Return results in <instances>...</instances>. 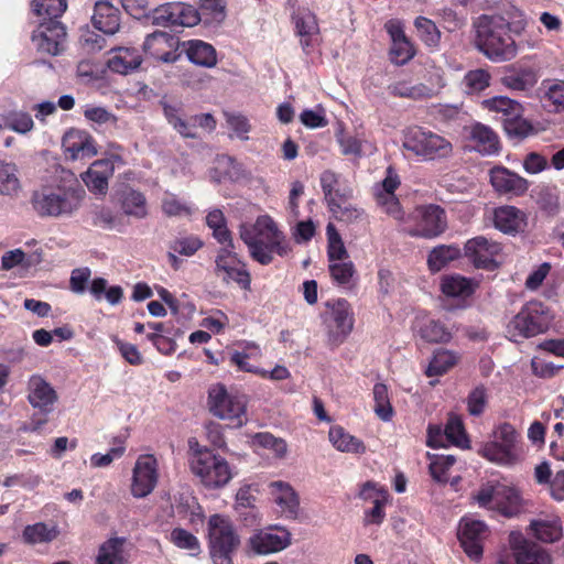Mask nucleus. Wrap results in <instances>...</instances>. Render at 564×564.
Instances as JSON below:
<instances>
[{"label": "nucleus", "mask_w": 564, "mask_h": 564, "mask_svg": "<svg viewBox=\"0 0 564 564\" xmlns=\"http://www.w3.org/2000/svg\"><path fill=\"white\" fill-rule=\"evenodd\" d=\"M82 189L69 171H62L59 178L42 185L32 193L31 205L40 217H62L78 209Z\"/></svg>", "instance_id": "obj_1"}, {"label": "nucleus", "mask_w": 564, "mask_h": 564, "mask_svg": "<svg viewBox=\"0 0 564 564\" xmlns=\"http://www.w3.org/2000/svg\"><path fill=\"white\" fill-rule=\"evenodd\" d=\"M239 237L252 260L262 265L270 264L274 254L285 257L291 250L285 235L268 215L259 216L253 224H241Z\"/></svg>", "instance_id": "obj_2"}, {"label": "nucleus", "mask_w": 564, "mask_h": 564, "mask_svg": "<svg viewBox=\"0 0 564 564\" xmlns=\"http://www.w3.org/2000/svg\"><path fill=\"white\" fill-rule=\"evenodd\" d=\"M474 29V45L488 59L501 63L517 56L518 46L503 15L482 14L475 21Z\"/></svg>", "instance_id": "obj_3"}, {"label": "nucleus", "mask_w": 564, "mask_h": 564, "mask_svg": "<svg viewBox=\"0 0 564 564\" xmlns=\"http://www.w3.org/2000/svg\"><path fill=\"white\" fill-rule=\"evenodd\" d=\"M189 441V447L193 451L189 459L192 473L208 489H218L225 487L232 478V470L228 462L220 455L215 454L208 448H200Z\"/></svg>", "instance_id": "obj_4"}, {"label": "nucleus", "mask_w": 564, "mask_h": 564, "mask_svg": "<svg viewBox=\"0 0 564 564\" xmlns=\"http://www.w3.org/2000/svg\"><path fill=\"white\" fill-rule=\"evenodd\" d=\"M207 536L214 564H234L232 555L240 545V538L228 516L213 514L207 521Z\"/></svg>", "instance_id": "obj_5"}, {"label": "nucleus", "mask_w": 564, "mask_h": 564, "mask_svg": "<svg viewBox=\"0 0 564 564\" xmlns=\"http://www.w3.org/2000/svg\"><path fill=\"white\" fill-rule=\"evenodd\" d=\"M403 148L423 161H442L453 155V144L445 137L419 127L403 134Z\"/></svg>", "instance_id": "obj_6"}, {"label": "nucleus", "mask_w": 564, "mask_h": 564, "mask_svg": "<svg viewBox=\"0 0 564 564\" xmlns=\"http://www.w3.org/2000/svg\"><path fill=\"white\" fill-rule=\"evenodd\" d=\"M520 435L509 423L498 425L492 438L481 445L478 453L487 460L501 466H511L521 458Z\"/></svg>", "instance_id": "obj_7"}, {"label": "nucleus", "mask_w": 564, "mask_h": 564, "mask_svg": "<svg viewBox=\"0 0 564 564\" xmlns=\"http://www.w3.org/2000/svg\"><path fill=\"white\" fill-rule=\"evenodd\" d=\"M400 223L409 236L425 239L438 237L447 227L445 210L434 204L417 206Z\"/></svg>", "instance_id": "obj_8"}, {"label": "nucleus", "mask_w": 564, "mask_h": 564, "mask_svg": "<svg viewBox=\"0 0 564 564\" xmlns=\"http://www.w3.org/2000/svg\"><path fill=\"white\" fill-rule=\"evenodd\" d=\"M479 507L499 512L505 517L517 516L522 509L519 490L503 482H487L474 495Z\"/></svg>", "instance_id": "obj_9"}, {"label": "nucleus", "mask_w": 564, "mask_h": 564, "mask_svg": "<svg viewBox=\"0 0 564 564\" xmlns=\"http://www.w3.org/2000/svg\"><path fill=\"white\" fill-rule=\"evenodd\" d=\"M551 319L549 310L541 302L531 301L508 323L507 330L512 340L517 341L544 333Z\"/></svg>", "instance_id": "obj_10"}, {"label": "nucleus", "mask_w": 564, "mask_h": 564, "mask_svg": "<svg viewBox=\"0 0 564 564\" xmlns=\"http://www.w3.org/2000/svg\"><path fill=\"white\" fill-rule=\"evenodd\" d=\"M209 411L221 420L232 421L235 426L247 423V399L239 393L228 392L225 386L215 384L208 390Z\"/></svg>", "instance_id": "obj_11"}, {"label": "nucleus", "mask_w": 564, "mask_h": 564, "mask_svg": "<svg viewBox=\"0 0 564 564\" xmlns=\"http://www.w3.org/2000/svg\"><path fill=\"white\" fill-rule=\"evenodd\" d=\"M326 307L324 323L328 343L333 347H338L352 332L355 323L354 313L350 304L344 299L327 302Z\"/></svg>", "instance_id": "obj_12"}, {"label": "nucleus", "mask_w": 564, "mask_h": 564, "mask_svg": "<svg viewBox=\"0 0 564 564\" xmlns=\"http://www.w3.org/2000/svg\"><path fill=\"white\" fill-rule=\"evenodd\" d=\"M220 245L221 248L218 250L215 260L216 274L226 283L236 282L242 289L249 290L251 284L250 273L235 252L234 240Z\"/></svg>", "instance_id": "obj_13"}, {"label": "nucleus", "mask_w": 564, "mask_h": 564, "mask_svg": "<svg viewBox=\"0 0 564 564\" xmlns=\"http://www.w3.org/2000/svg\"><path fill=\"white\" fill-rule=\"evenodd\" d=\"M160 477L159 462L152 454L139 455L132 468L130 491L134 498L148 497L155 489Z\"/></svg>", "instance_id": "obj_14"}, {"label": "nucleus", "mask_w": 564, "mask_h": 564, "mask_svg": "<svg viewBox=\"0 0 564 564\" xmlns=\"http://www.w3.org/2000/svg\"><path fill=\"white\" fill-rule=\"evenodd\" d=\"M163 112L167 122L184 138H197V127L208 132L216 128V120L210 113H200L186 118L181 106L166 102L163 104Z\"/></svg>", "instance_id": "obj_15"}, {"label": "nucleus", "mask_w": 564, "mask_h": 564, "mask_svg": "<svg viewBox=\"0 0 564 564\" xmlns=\"http://www.w3.org/2000/svg\"><path fill=\"white\" fill-rule=\"evenodd\" d=\"M487 524L473 517H464L458 525V540L466 555L473 561H479L484 553V543L488 538Z\"/></svg>", "instance_id": "obj_16"}, {"label": "nucleus", "mask_w": 564, "mask_h": 564, "mask_svg": "<svg viewBox=\"0 0 564 564\" xmlns=\"http://www.w3.org/2000/svg\"><path fill=\"white\" fill-rule=\"evenodd\" d=\"M292 541L291 532L282 525H270L256 530L248 539L250 550L259 555H268L285 550Z\"/></svg>", "instance_id": "obj_17"}, {"label": "nucleus", "mask_w": 564, "mask_h": 564, "mask_svg": "<svg viewBox=\"0 0 564 564\" xmlns=\"http://www.w3.org/2000/svg\"><path fill=\"white\" fill-rule=\"evenodd\" d=\"M501 245L484 236L467 240L464 247L465 257L479 269L495 270L499 267Z\"/></svg>", "instance_id": "obj_18"}, {"label": "nucleus", "mask_w": 564, "mask_h": 564, "mask_svg": "<svg viewBox=\"0 0 564 564\" xmlns=\"http://www.w3.org/2000/svg\"><path fill=\"white\" fill-rule=\"evenodd\" d=\"M66 37L64 25L59 21L40 22L32 33V44L37 52L47 55H58L63 51Z\"/></svg>", "instance_id": "obj_19"}, {"label": "nucleus", "mask_w": 564, "mask_h": 564, "mask_svg": "<svg viewBox=\"0 0 564 564\" xmlns=\"http://www.w3.org/2000/svg\"><path fill=\"white\" fill-rule=\"evenodd\" d=\"M399 185V175L391 166H389L386 171V177L381 183L375 186V197L377 205L383 213L400 221L403 219L404 213L394 194V191Z\"/></svg>", "instance_id": "obj_20"}, {"label": "nucleus", "mask_w": 564, "mask_h": 564, "mask_svg": "<svg viewBox=\"0 0 564 564\" xmlns=\"http://www.w3.org/2000/svg\"><path fill=\"white\" fill-rule=\"evenodd\" d=\"M384 30L390 36V59L395 65H404L415 55L413 43L404 33V25L398 19H391L386 22Z\"/></svg>", "instance_id": "obj_21"}, {"label": "nucleus", "mask_w": 564, "mask_h": 564, "mask_svg": "<svg viewBox=\"0 0 564 564\" xmlns=\"http://www.w3.org/2000/svg\"><path fill=\"white\" fill-rule=\"evenodd\" d=\"M269 494L286 519L295 520L300 516V495L294 487L284 480H274L268 485Z\"/></svg>", "instance_id": "obj_22"}, {"label": "nucleus", "mask_w": 564, "mask_h": 564, "mask_svg": "<svg viewBox=\"0 0 564 564\" xmlns=\"http://www.w3.org/2000/svg\"><path fill=\"white\" fill-rule=\"evenodd\" d=\"M26 390L28 401L34 409L45 415L54 410L58 400L57 392L42 376H31L28 380Z\"/></svg>", "instance_id": "obj_23"}, {"label": "nucleus", "mask_w": 564, "mask_h": 564, "mask_svg": "<svg viewBox=\"0 0 564 564\" xmlns=\"http://www.w3.org/2000/svg\"><path fill=\"white\" fill-rule=\"evenodd\" d=\"M295 34L305 54H310L318 44L319 25L316 15L308 9H299L292 14Z\"/></svg>", "instance_id": "obj_24"}, {"label": "nucleus", "mask_w": 564, "mask_h": 564, "mask_svg": "<svg viewBox=\"0 0 564 564\" xmlns=\"http://www.w3.org/2000/svg\"><path fill=\"white\" fill-rule=\"evenodd\" d=\"M491 220L497 230L510 236L523 232L528 226L527 213L511 205L494 208Z\"/></svg>", "instance_id": "obj_25"}, {"label": "nucleus", "mask_w": 564, "mask_h": 564, "mask_svg": "<svg viewBox=\"0 0 564 564\" xmlns=\"http://www.w3.org/2000/svg\"><path fill=\"white\" fill-rule=\"evenodd\" d=\"M490 184L501 195L521 196L529 189V182L505 166H495L489 172Z\"/></svg>", "instance_id": "obj_26"}, {"label": "nucleus", "mask_w": 564, "mask_h": 564, "mask_svg": "<svg viewBox=\"0 0 564 564\" xmlns=\"http://www.w3.org/2000/svg\"><path fill=\"white\" fill-rule=\"evenodd\" d=\"M177 46L178 40L162 31L148 35L143 43V50L148 55L165 63H172L177 59Z\"/></svg>", "instance_id": "obj_27"}, {"label": "nucleus", "mask_w": 564, "mask_h": 564, "mask_svg": "<svg viewBox=\"0 0 564 564\" xmlns=\"http://www.w3.org/2000/svg\"><path fill=\"white\" fill-rule=\"evenodd\" d=\"M117 156L95 161L83 175V181L88 189L95 194H106L108 180L113 174Z\"/></svg>", "instance_id": "obj_28"}, {"label": "nucleus", "mask_w": 564, "mask_h": 564, "mask_svg": "<svg viewBox=\"0 0 564 564\" xmlns=\"http://www.w3.org/2000/svg\"><path fill=\"white\" fill-rule=\"evenodd\" d=\"M63 148L72 160L90 158L97 153L91 135L78 129H70L65 133Z\"/></svg>", "instance_id": "obj_29"}, {"label": "nucleus", "mask_w": 564, "mask_h": 564, "mask_svg": "<svg viewBox=\"0 0 564 564\" xmlns=\"http://www.w3.org/2000/svg\"><path fill=\"white\" fill-rule=\"evenodd\" d=\"M470 148L482 155H494L499 152V140L492 129L475 123L469 129Z\"/></svg>", "instance_id": "obj_30"}, {"label": "nucleus", "mask_w": 564, "mask_h": 564, "mask_svg": "<svg viewBox=\"0 0 564 564\" xmlns=\"http://www.w3.org/2000/svg\"><path fill=\"white\" fill-rule=\"evenodd\" d=\"M533 535L545 543L558 541L563 535V525L555 513L541 514L530 523Z\"/></svg>", "instance_id": "obj_31"}, {"label": "nucleus", "mask_w": 564, "mask_h": 564, "mask_svg": "<svg viewBox=\"0 0 564 564\" xmlns=\"http://www.w3.org/2000/svg\"><path fill=\"white\" fill-rule=\"evenodd\" d=\"M93 25L105 34L112 35L120 28V12L108 1H97L91 18Z\"/></svg>", "instance_id": "obj_32"}, {"label": "nucleus", "mask_w": 564, "mask_h": 564, "mask_svg": "<svg viewBox=\"0 0 564 564\" xmlns=\"http://www.w3.org/2000/svg\"><path fill=\"white\" fill-rule=\"evenodd\" d=\"M110 52L112 56L107 65L111 72L127 75L139 68L142 63L140 53L133 47H115Z\"/></svg>", "instance_id": "obj_33"}, {"label": "nucleus", "mask_w": 564, "mask_h": 564, "mask_svg": "<svg viewBox=\"0 0 564 564\" xmlns=\"http://www.w3.org/2000/svg\"><path fill=\"white\" fill-rule=\"evenodd\" d=\"M187 58L202 67H214L217 64V53L214 46L200 40H189L183 43Z\"/></svg>", "instance_id": "obj_34"}, {"label": "nucleus", "mask_w": 564, "mask_h": 564, "mask_svg": "<svg viewBox=\"0 0 564 564\" xmlns=\"http://www.w3.org/2000/svg\"><path fill=\"white\" fill-rule=\"evenodd\" d=\"M61 533L57 524L36 522L24 527L22 541L29 545L48 544L56 540Z\"/></svg>", "instance_id": "obj_35"}, {"label": "nucleus", "mask_w": 564, "mask_h": 564, "mask_svg": "<svg viewBox=\"0 0 564 564\" xmlns=\"http://www.w3.org/2000/svg\"><path fill=\"white\" fill-rule=\"evenodd\" d=\"M477 282L459 274H449L442 278L441 290L447 297L466 300L476 290Z\"/></svg>", "instance_id": "obj_36"}, {"label": "nucleus", "mask_w": 564, "mask_h": 564, "mask_svg": "<svg viewBox=\"0 0 564 564\" xmlns=\"http://www.w3.org/2000/svg\"><path fill=\"white\" fill-rule=\"evenodd\" d=\"M250 446L254 453L260 454L261 451H268L276 459H283L288 454L286 442L269 432L253 434L250 438Z\"/></svg>", "instance_id": "obj_37"}, {"label": "nucleus", "mask_w": 564, "mask_h": 564, "mask_svg": "<svg viewBox=\"0 0 564 564\" xmlns=\"http://www.w3.org/2000/svg\"><path fill=\"white\" fill-rule=\"evenodd\" d=\"M328 438L338 452L358 455L366 453L365 443L339 425L329 429Z\"/></svg>", "instance_id": "obj_38"}, {"label": "nucleus", "mask_w": 564, "mask_h": 564, "mask_svg": "<svg viewBox=\"0 0 564 564\" xmlns=\"http://www.w3.org/2000/svg\"><path fill=\"white\" fill-rule=\"evenodd\" d=\"M162 213L170 218L191 217L196 212L193 203L180 198L176 194L165 192L161 198Z\"/></svg>", "instance_id": "obj_39"}, {"label": "nucleus", "mask_w": 564, "mask_h": 564, "mask_svg": "<svg viewBox=\"0 0 564 564\" xmlns=\"http://www.w3.org/2000/svg\"><path fill=\"white\" fill-rule=\"evenodd\" d=\"M124 538H111L98 549L96 564H127L124 557Z\"/></svg>", "instance_id": "obj_40"}, {"label": "nucleus", "mask_w": 564, "mask_h": 564, "mask_svg": "<svg viewBox=\"0 0 564 564\" xmlns=\"http://www.w3.org/2000/svg\"><path fill=\"white\" fill-rule=\"evenodd\" d=\"M321 187L327 205L340 197H352V189L341 185L339 176L329 170L321 174Z\"/></svg>", "instance_id": "obj_41"}, {"label": "nucleus", "mask_w": 564, "mask_h": 564, "mask_svg": "<svg viewBox=\"0 0 564 564\" xmlns=\"http://www.w3.org/2000/svg\"><path fill=\"white\" fill-rule=\"evenodd\" d=\"M516 555L520 564H551L549 553L541 546L523 539L521 534L519 545L516 546Z\"/></svg>", "instance_id": "obj_42"}, {"label": "nucleus", "mask_w": 564, "mask_h": 564, "mask_svg": "<svg viewBox=\"0 0 564 564\" xmlns=\"http://www.w3.org/2000/svg\"><path fill=\"white\" fill-rule=\"evenodd\" d=\"M460 257V249L455 245H441L433 248L427 256V265L432 272H438L449 262Z\"/></svg>", "instance_id": "obj_43"}, {"label": "nucleus", "mask_w": 564, "mask_h": 564, "mask_svg": "<svg viewBox=\"0 0 564 564\" xmlns=\"http://www.w3.org/2000/svg\"><path fill=\"white\" fill-rule=\"evenodd\" d=\"M328 270L334 283H336L338 286L345 290H350L355 286L356 270L354 263L350 260L345 259L329 262Z\"/></svg>", "instance_id": "obj_44"}, {"label": "nucleus", "mask_w": 564, "mask_h": 564, "mask_svg": "<svg viewBox=\"0 0 564 564\" xmlns=\"http://www.w3.org/2000/svg\"><path fill=\"white\" fill-rule=\"evenodd\" d=\"M482 108L500 115L502 121L511 116H518L522 113V106L506 96H495L492 98L484 99L481 101Z\"/></svg>", "instance_id": "obj_45"}, {"label": "nucleus", "mask_w": 564, "mask_h": 564, "mask_svg": "<svg viewBox=\"0 0 564 564\" xmlns=\"http://www.w3.org/2000/svg\"><path fill=\"white\" fill-rule=\"evenodd\" d=\"M414 26L419 39L431 50L437 51L441 45L442 33L437 25L425 17H417Z\"/></svg>", "instance_id": "obj_46"}, {"label": "nucleus", "mask_w": 564, "mask_h": 564, "mask_svg": "<svg viewBox=\"0 0 564 564\" xmlns=\"http://www.w3.org/2000/svg\"><path fill=\"white\" fill-rule=\"evenodd\" d=\"M66 8V0H32V10L42 18L41 22L58 21Z\"/></svg>", "instance_id": "obj_47"}, {"label": "nucleus", "mask_w": 564, "mask_h": 564, "mask_svg": "<svg viewBox=\"0 0 564 564\" xmlns=\"http://www.w3.org/2000/svg\"><path fill=\"white\" fill-rule=\"evenodd\" d=\"M459 359V356L448 349H438L434 352L427 368L426 376H442L453 368Z\"/></svg>", "instance_id": "obj_48"}, {"label": "nucleus", "mask_w": 564, "mask_h": 564, "mask_svg": "<svg viewBox=\"0 0 564 564\" xmlns=\"http://www.w3.org/2000/svg\"><path fill=\"white\" fill-rule=\"evenodd\" d=\"M121 208L128 216L144 218L148 214L147 199L144 195L134 189L124 191L121 194Z\"/></svg>", "instance_id": "obj_49"}, {"label": "nucleus", "mask_w": 564, "mask_h": 564, "mask_svg": "<svg viewBox=\"0 0 564 564\" xmlns=\"http://www.w3.org/2000/svg\"><path fill=\"white\" fill-rule=\"evenodd\" d=\"M333 216L344 223H354L358 220L364 212L351 203V197H340L327 205Z\"/></svg>", "instance_id": "obj_50"}, {"label": "nucleus", "mask_w": 564, "mask_h": 564, "mask_svg": "<svg viewBox=\"0 0 564 564\" xmlns=\"http://www.w3.org/2000/svg\"><path fill=\"white\" fill-rule=\"evenodd\" d=\"M491 75L484 68L468 70L463 78L464 91L468 95H478L489 87Z\"/></svg>", "instance_id": "obj_51"}, {"label": "nucleus", "mask_w": 564, "mask_h": 564, "mask_svg": "<svg viewBox=\"0 0 564 564\" xmlns=\"http://www.w3.org/2000/svg\"><path fill=\"white\" fill-rule=\"evenodd\" d=\"M420 336L429 343H448L452 333L438 321L427 318L417 329Z\"/></svg>", "instance_id": "obj_52"}, {"label": "nucleus", "mask_w": 564, "mask_h": 564, "mask_svg": "<svg viewBox=\"0 0 564 564\" xmlns=\"http://www.w3.org/2000/svg\"><path fill=\"white\" fill-rule=\"evenodd\" d=\"M373 411L379 419L389 422L393 416V408L390 402L389 390L384 383L373 386Z\"/></svg>", "instance_id": "obj_53"}, {"label": "nucleus", "mask_w": 564, "mask_h": 564, "mask_svg": "<svg viewBox=\"0 0 564 564\" xmlns=\"http://www.w3.org/2000/svg\"><path fill=\"white\" fill-rule=\"evenodd\" d=\"M430 459L429 470L431 477L437 481L445 484L448 480V470L453 467L456 458L453 455L427 454Z\"/></svg>", "instance_id": "obj_54"}, {"label": "nucleus", "mask_w": 564, "mask_h": 564, "mask_svg": "<svg viewBox=\"0 0 564 564\" xmlns=\"http://www.w3.org/2000/svg\"><path fill=\"white\" fill-rule=\"evenodd\" d=\"M390 88L394 96L411 98L414 100L427 99L434 96V90L422 83L411 85L406 82H399L392 85Z\"/></svg>", "instance_id": "obj_55"}, {"label": "nucleus", "mask_w": 564, "mask_h": 564, "mask_svg": "<svg viewBox=\"0 0 564 564\" xmlns=\"http://www.w3.org/2000/svg\"><path fill=\"white\" fill-rule=\"evenodd\" d=\"M445 438L451 444L460 448L469 447V440L466 434L462 419L458 415L452 414L444 429Z\"/></svg>", "instance_id": "obj_56"}, {"label": "nucleus", "mask_w": 564, "mask_h": 564, "mask_svg": "<svg viewBox=\"0 0 564 564\" xmlns=\"http://www.w3.org/2000/svg\"><path fill=\"white\" fill-rule=\"evenodd\" d=\"M206 224L213 230V236L219 243L232 241L226 218L220 209H212L206 216Z\"/></svg>", "instance_id": "obj_57"}, {"label": "nucleus", "mask_w": 564, "mask_h": 564, "mask_svg": "<svg viewBox=\"0 0 564 564\" xmlns=\"http://www.w3.org/2000/svg\"><path fill=\"white\" fill-rule=\"evenodd\" d=\"M336 140L344 155L358 156L361 154L364 145L367 144V140L364 137L348 134L341 126L336 131Z\"/></svg>", "instance_id": "obj_58"}, {"label": "nucleus", "mask_w": 564, "mask_h": 564, "mask_svg": "<svg viewBox=\"0 0 564 564\" xmlns=\"http://www.w3.org/2000/svg\"><path fill=\"white\" fill-rule=\"evenodd\" d=\"M327 236V256L328 261H340L348 258V252L344 245V241L333 224H328L326 227Z\"/></svg>", "instance_id": "obj_59"}, {"label": "nucleus", "mask_w": 564, "mask_h": 564, "mask_svg": "<svg viewBox=\"0 0 564 564\" xmlns=\"http://www.w3.org/2000/svg\"><path fill=\"white\" fill-rule=\"evenodd\" d=\"M20 189V181L14 164L0 161V194L14 195Z\"/></svg>", "instance_id": "obj_60"}, {"label": "nucleus", "mask_w": 564, "mask_h": 564, "mask_svg": "<svg viewBox=\"0 0 564 564\" xmlns=\"http://www.w3.org/2000/svg\"><path fill=\"white\" fill-rule=\"evenodd\" d=\"M203 241L194 235H181L170 243V250L183 257L194 256L202 247Z\"/></svg>", "instance_id": "obj_61"}, {"label": "nucleus", "mask_w": 564, "mask_h": 564, "mask_svg": "<svg viewBox=\"0 0 564 564\" xmlns=\"http://www.w3.org/2000/svg\"><path fill=\"white\" fill-rule=\"evenodd\" d=\"M170 541L178 549L189 551L192 554L200 552L198 539L183 528H175L170 533Z\"/></svg>", "instance_id": "obj_62"}, {"label": "nucleus", "mask_w": 564, "mask_h": 564, "mask_svg": "<svg viewBox=\"0 0 564 564\" xmlns=\"http://www.w3.org/2000/svg\"><path fill=\"white\" fill-rule=\"evenodd\" d=\"M4 128H8L17 133L25 134L34 127L32 116L25 111L15 110L4 116Z\"/></svg>", "instance_id": "obj_63"}, {"label": "nucleus", "mask_w": 564, "mask_h": 564, "mask_svg": "<svg viewBox=\"0 0 564 564\" xmlns=\"http://www.w3.org/2000/svg\"><path fill=\"white\" fill-rule=\"evenodd\" d=\"M173 9L175 11L174 13V28L175 26H186L191 28L200 21V15L198 13V10L195 9L191 4H186L183 2H174Z\"/></svg>", "instance_id": "obj_64"}]
</instances>
